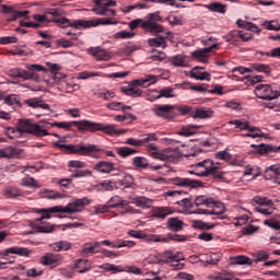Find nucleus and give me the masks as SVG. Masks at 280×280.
Listing matches in <instances>:
<instances>
[{
    "instance_id": "obj_64",
    "label": "nucleus",
    "mask_w": 280,
    "mask_h": 280,
    "mask_svg": "<svg viewBox=\"0 0 280 280\" xmlns=\"http://www.w3.org/2000/svg\"><path fill=\"white\" fill-rule=\"evenodd\" d=\"M266 174L270 173L273 174V176H280V165L279 164H273L270 165L265 170Z\"/></svg>"
},
{
    "instance_id": "obj_42",
    "label": "nucleus",
    "mask_w": 280,
    "mask_h": 280,
    "mask_svg": "<svg viewBox=\"0 0 280 280\" xmlns=\"http://www.w3.org/2000/svg\"><path fill=\"white\" fill-rule=\"evenodd\" d=\"M161 97H165L166 100H172L176 97V89L166 86L159 91V95L155 96V100H161Z\"/></svg>"
},
{
    "instance_id": "obj_19",
    "label": "nucleus",
    "mask_w": 280,
    "mask_h": 280,
    "mask_svg": "<svg viewBox=\"0 0 280 280\" xmlns=\"http://www.w3.org/2000/svg\"><path fill=\"white\" fill-rule=\"evenodd\" d=\"M163 35H158L155 38H149L148 39V45L149 47H162L163 49H165V47H167V40L172 39V32L165 30V32H163Z\"/></svg>"
},
{
    "instance_id": "obj_30",
    "label": "nucleus",
    "mask_w": 280,
    "mask_h": 280,
    "mask_svg": "<svg viewBox=\"0 0 280 280\" xmlns=\"http://www.w3.org/2000/svg\"><path fill=\"white\" fill-rule=\"evenodd\" d=\"M4 255H19L20 257H30V255H32V250L27 249V247H9L4 250Z\"/></svg>"
},
{
    "instance_id": "obj_52",
    "label": "nucleus",
    "mask_w": 280,
    "mask_h": 280,
    "mask_svg": "<svg viewBox=\"0 0 280 280\" xmlns=\"http://www.w3.org/2000/svg\"><path fill=\"white\" fill-rule=\"evenodd\" d=\"M135 36H137V33L135 32L119 31L115 33L114 38H121L122 40H128L130 38H135Z\"/></svg>"
},
{
    "instance_id": "obj_32",
    "label": "nucleus",
    "mask_w": 280,
    "mask_h": 280,
    "mask_svg": "<svg viewBox=\"0 0 280 280\" xmlns=\"http://www.w3.org/2000/svg\"><path fill=\"white\" fill-rule=\"evenodd\" d=\"M167 229L170 231H174L178 233V231H183V226H185V222L180 220V218H170L166 223Z\"/></svg>"
},
{
    "instance_id": "obj_4",
    "label": "nucleus",
    "mask_w": 280,
    "mask_h": 280,
    "mask_svg": "<svg viewBox=\"0 0 280 280\" xmlns=\"http://www.w3.org/2000/svg\"><path fill=\"white\" fill-rule=\"evenodd\" d=\"M195 171H190L189 174L196 176H222V164L220 162H213L211 159H206L194 165Z\"/></svg>"
},
{
    "instance_id": "obj_48",
    "label": "nucleus",
    "mask_w": 280,
    "mask_h": 280,
    "mask_svg": "<svg viewBox=\"0 0 280 280\" xmlns=\"http://www.w3.org/2000/svg\"><path fill=\"white\" fill-rule=\"evenodd\" d=\"M116 152L121 156V159H128V156L137 154L138 151L130 147H120L116 149Z\"/></svg>"
},
{
    "instance_id": "obj_38",
    "label": "nucleus",
    "mask_w": 280,
    "mask_h": 280,
    "mask_svg": "<svg viewBox=\"0 0 280 280\" xmlns=\"http://www.w3.org/2000/svg\"><path fill=\"white\" fill-rule=\"evenodd\" d=\"M52 183L58 185L61 191H69L73 187V179L71 178H52Z\"/></svg>"
},
{
    "instance_id": "obj_13",
    "label": "nucleus",
    "mask_w": 280,
    "mask_h": 280,
    "mask_svg": "<svg viewBox=\"0 0 280 280\" xmlns=\"http://www.w3.org/2000/svg\"><path fill=\"white\" fill-rule=\"evenodd\" d=\"M253 202L258 205L255 207V211L257 213H261L262 215H272V212L275 211V202L271 199L256 196L254 197Z\"/></svg>"
},
{
    "instance_id": "obj_43",
    "label": "nucleus",
    "mask_w": 280,
    "mask_h": 280,
    "mask_svg": "<svg viewBox=\"0 0 280 280\" xmlns=\"http://www.w3.org/2000/svg\"><path fill=\"white\" fill-rule=\"evenodd\" d=\"M40 196L43 198H46V200H59L60 198H65V195L61 192H58V190H50L45 189L40 192Z\"/></svg>"
},
{
    "instance_id": "obj_44",
    "label": "nucleus",
    "mask_w": 280,
    "mask_h": 280,
    "mask_svg": "<svg viewBox=\"0 0 280 280\" xmlns=\"http://www.w3.org/2000/svg\"><path fill=\"white\" fill-rule=\"evenodd\" d=\"M195 117L199 119H211L213 117V110L209 107H201L196 109Z\"/></svg>"
},
{
    "instance_id": "obj_41",
    "label": "nucleus",
    "mask_w": 280,
    "mask_h": 280,
    "mask_svg": "<svg viewBox=\"0 0 280 280\" xmlns=\"http://www.w3.org/2000/svg\"><path fill=\"white\" fill-rule=\"evenodd\" d=\"M25 104L31 108H43L44 110H49V104L44 103L39 98H28L25 101Z\"/></svg>"
},
{
    "instance_id": "obj_16",
    "label": "nucleus",
    "mask_w": 280,
    "mask_h": 280,
    "mask_svg": "<svg viewBox=\"0 0 280 280\" xmlns=\"http://www.w3.org/2000/svg\"><path fill=\"white\" fill-rule=\"evenodd\" d=\"M175 108L176 105L158 104L154 106L153 113L156 117H162V119H174V117H176V112H174Z\"/></svg>"
},
{
    "instance_id": "obj_6",
    "label": "nucleus",
    "mask_w": 280,
    "mask_h": 280,
    "mask_svg": "<svg viewBox=\"0 0 280 280\" xmlns=\"http://www.w3.org/2000/svg\"><path fill=\"white\" fill-rule=\"evenodd\" d=\"M26 69L27 70H23L21 68L10 69L8 71V75L10 78H21V80L24 81L35 80V82H38V80H40V77L34 71H45V67L38 63H28L26 65Z\"/></svg>"
},
{
    "instance_id": "obj_55",
    "label": "nucleus",
    "mask_w": 280,
    "mask_h": 280,
    "mask_svg": "<svg viewBox=\"0 0 280 280\" xmlns=\"http://www.w3.org/2000/svg\"><path fill=\"white\" fill-rule=\"evenodd\" d=\"M103 269L106 270V272H113L114 275H117V272H124L126 269L121 268V266L113 265V264H105L102 266Z\"/></svg>"
},
{
    "instance_id": "obj_60",
    "label": "nucleus",
    "mask_w": 280,
    "mask_h": 280,
    "mask_svg": "<svg viewBox=\"0 0 280 280\" xmlns=\"http://www.w3.org/2000/svg\"><path fill=\"white\" fill-rule=\"evenodd\" d=\"M132 164L135 165V167H141V168H145L149 165L148 160L141 156L133 158Z\"/></svg>"
},
{
    "instance_id": "obj_31",
    "label": "nucleus",
    "mask_w": 280,
    "mask_h": 280,
    "mask_svg": "<svg viewBox=\"0 0 280 280\" xmlns=\"http://www.w3.org/2000/svg\"><path fill=\"white\" fill-rule=\"evenodd\" d=\"M174 210L171 207H158L153 210L152 217L160 220H165L167 215H172Z\"/></svg>"
},
{
    "instance_id": "obj_10",
    "label": "nucleus",
    "mask_w": 280,
    "mask_h": 280,
    "mask_svg": "<svg viewBox=\"0 0 280 280\" xmlns=\"http://www.w3.org/2000/svg\"><path fill=\"white\" fill-rule=\"evenodd\" d=\"M91 205V199L83 197L81 199H72L67 206H55L52 211H59L60 213H80L84 207Z\"/></svg>"
},
{
    "instance_id": "obj_8",
    "label": "nucleus",
    "mask_w": 280,
    "mask_h": 280,
    "mask_svg": "<svg viewBox=\"0 0 280 280\" xmlns=\"http://www.w3.org/2000/svg\"><path fill=\"white\" fill-rule=\"evenodd\" d=\"M185 256L183 253L177 252L174 253L172 250H166L163 254H161L158 258V264L163 266V264H166L167 266H171L174 270H183L185 268Z\"/></svg>"
},
{
    "instance_id": "obj_58",
    "label": "nucleus",
    "mask_w": 280,
    "mask_h": 280,
    "mask_svg": "<svg viewBox=\"0 0 280 280\" xmlns=\"http://www.w3.org/2000/svg\"><path fill=\"white\" fill-rule=\"evenodd\" d=\"M135 243L133 241H124V240H118L116 242V245H112L113 248H132V246H135Z\"/></svg>"
},
{
    "instance_id": "obj_14",
    "label": "nucleus",
    "mask_w": 280,
    "mask_h": 280,
    "mask_svg": "<svg viewBox=\"0 0 280 280\" xmlns=\"http://www.w3.org/2000/svg\"><path fill=\"white\" fill-rule=\"evenodd\" d=\"M54 23H57L59 27H62V30L67 27H74L75 30H80V27H83V30H89L91 25H93V22H86V20H74L71 21L67 18H55L52 19Z\"/></svg>"
},
{
    "instance_id": "obj_23",
    "label": "nucleus",
    "mask_w": 280,
    "mask_h": 280,
    "mask_svg": "<svg viewBox=\"0 0 280 280\" xmlns=\"http://www.w3.org/2000/svg\"><path fill=\"white\" fill-rule=\"evenodd\" d=\"M130 201L127 200H122V202L120 203V206H118V213H120V215H137L139 213H141V210L137 209V208H132V206H130Z\"/></svg>"
},
{
    "instance_id": "obj_37",
    "label": "nucleus",
    "mask_w": 280,
    "mask_h": 280,
    "mask_svg": "<svg viewBox=\"0 0 280 280\" xmlns=\"http://www.w3.org/2000/svg\"><path fill=\"white\" fill-rule=\"evenodd\" d=\"M49 248L55 253H61V250H71V243L68 241H59L49 244Z\"/></svg>"
},
{
    "instance_id": "obj_18",
    "label": "nucleus",
    "mask_w": 280,
    "mask_h": 280,
    "mask_svg": "<svg viewBox=\"0 0 280 280\" xmlns=\"http://www.w3.org/2000/svg\"><path fill=\"white\" fill-rule=\"evenodd\" d=\"M68 167H70V172H74L73 176H91L93 174L90 170H84L86 167V163L78 160H71L68 162Z\"/></svg>"
},
{
    "instance_id": "obj_62",
    "label": "nucleus",
    "mask_w": 280,
    "mask_h": 280,
    "mask_svg": "<svg viewBox=\"0 0 280 280\" xmlns=\"http://www.w3.org/2000/svg\"><path fill=\"white\" fill-rule=\"evenodd\" d=\"M255 71H258L259 73H266V75H269V73L272 71L270 66L264 65V63H256L254 65Z\"/></svg>"
},
{
    "instance_id": "obj_20",
    "label": "nucleus",
    "mask_w": 280,
    "mask_h": 280,
    "mask_svg": "<svg viewBox=\"0 0 280 280\" xmlns=\"http://www.w3.org/2000/svg\"><path fill=\"white\" fill-rule=\"evenodd\" d=\"M213 49H220V44H213L211 47H206L199 50H195L191 56L194 60H198V62H207L209 60V54L213 51Z\"/></svg>"
},
{
    "instance_id": "obj_40",
    "label": "nucleus",
    "mask_w": 280,
    "mask_h": 280,
    "mask_svg": "<svg viewBox=\"0 0 280 280\" xmlns=\"http://www.w3.org/2000/svg\"><path fill=\"white\" fill-rule=\"evenodd\" d=\"M232 266H253V260L247 256H234L230 258Z\"/></svg>"
},
{
    "instance_id": "obj_46",
    "label": "nucleus",
    "mask_w": 280,
    "mask_h": 280,
    "mask_svg": "<svg viewBox=\"0 0 280 280\" xmlns=\"http://www.w3.org/2000/svg\"><path fill=\"white\" fill-rule=\"evenodd\" d=\"M55 207H50L47 209L37 210L36 213H42L40 218L36 219V222H43V220H49L51 218V213H60V211H54Z\"/></svg>"
},
{
    "instance_id": "obj_45",
    "label": "nucleus",
    "mask_w": 280,
    "mask_h": 280,
    "mask_svg": "<svg viewBox=\"0 0 280 280\" xmlns=\"http://www.w3.org/2000/svg\"><path fill=\"white\" fill-rule=\"evenodd\" d=\"M3 196L5 198H20V196H23V191L14 186H9L4 188Z\"/></svg>"
},
{
    "instance_id": "obj_26",
    "label": "nucleus",
    "mask_w": 280,
    "mask_h": 280,
    "mask_svg": "<svg viewBox=\"0 0 280 280\" xmlns=\"http://www.w3.org/2000/svg\"><path fill=\"white\" fill-rule=\"evenodd\" d=\"M131 205H136L140 209H150L152 207V199L145 197V196H140V197H131L130 198Z\"/></svg>"
},
{
    "instance_id": "obj_12",
    "label": "nucleus",
    "mask_w": 280,
    "mask_h": 280,
    "mask_svg": "<svg viewBox=\"0 0 280 280\" xmlns=\"http://www.w3.org/2000/svg\"><path fill=\"white\" fill-rule=\"evenodd\" d=\"M255 95L259 100L272 102V100H277V97H279L280 93L277 88H272L270 84H258L255 88Z\"/></svg>"
},
{
    "instance_id": "obj_27",
    "label": "nucleus",
    "mask_w": 280,
    "mask_h": 280,
    "mask_svg": "<svg viewBox=\"0 0 280 280\" xmlns=\"http://www.w3.org/2000/svg\"><path fill=\"white\" fill-rule=\"evenodd\" d=\"M173 185H176L177 187H202V182L176 177L173 179Z\"/></svg>"
},
{
    "instance_id": "obj_5",
    "label": "nucleus",
    "mask_w": 280,
    "mask_h": 280,
    "mask_svg": "<svg viewBox=\"0 0 280 280\" xmlns=\"http://www.w3.org/2000/svg\"><path fill=\"white\" fill-rule=\"evenodd\" d=\"M202 149H195L190 154H185L180 152L178 148L175 149H168L165 152L161 151H153L150 152V156L152 159H158L159 161H170L171 163H176L178 159H183V156L189 158V156H198L201 154Z\"/></svg>"
},
{
    "instance_id": "obj_29",
    "label": "nucleus",
    "mask_w": 280,
    "mask_h": 280,
    "mask_svg": "<svg viewBox=\"0 0 280 280\" xmlns=\"http://www.w3.org/2000/svg\"><path fill=\"white\" fill-rule=\"evenodd\" d=\"M73 270H77L80 275L89 272L91 270V262L86 259H77L73 261Z\"/></svg>"
},
{
    "instance_id": "obj_53",
    "label": "nucleus",
    "mask_w": 280,
    "mask_h": 280,
    "mask_svg": "<svg viewBox=\"0 0 280 280\" xmlns=\"http://www.w3.org/2000/svg\"><path fill=\"white\" fill-rule=\"evenodd\" d=\"M115 121H127V124H132V121H137V116L132 114L117 115L114 117Z\"/></svg>"
},
{
    "instance_id": "obj_47",
    "label": "nucleus",
    "mask_w": 280,
    "mask_h": 280,
    "mask_svg": "<svg viewBox=\"0 0 280 280\" xmlns=\"http://www.w3.org/2000/svg\"><path fill=\"white\" fill-rule=\"evenodd\" d=\"M20 185L22 187H28L31 189H38L40 187V184L37 180H35L34 177L30 176L24 177L21 180Z\"/></svg>"
},
{
    "instance_id": "obj_22",
    "label": "nucleus",
    "mask_w": 280,
    "mask_h": 280,
    "mask_svg": "<svg viewBox=\"0 0 280 280\" xmlns=\"http://www.w3.org/2000/svg\"><path fill=\"white\" fill-rule=\"evenodd\" d=\"M250 148H254L255 152L260 155L271 154V152H280V147H273L272 144H252Z\"/></svg>"
},
{
    "instance_id": "obj_33",
    "label": "nucleus",
    "mask_w": 280,
    "mask_h": 280,
    "mask_svg": "<svg viewBox=\"0 0 280 280\" xmlns=\"http://www.w3.org/2000/svg\"><path fill=\"white\" fill-rule=\"evenodd\" d=\"M97 248H100V242L85 243L81 250V255L83 257H89L90 255H95L97 253Z\"/></svg>"
},
{
    "instance_id": "obj_2",
    "label": "nucleus",
    "mask_w": 280,
    "mask_h": 280,
    "mask_svg": "<svg viewBox=\"0 0 280 280\" xmlns=\"http://www.w3.org/2000/svg\"><path fill=\"white\" fill-rule=\"evenodd\" d=\"M197 209L190 213L195 215H222L224 213V206L215 203L214 198H207L206 196H198L195 199Z\"/></svg>"
},
{
    "instance_id": "obj_15",
    "label": "nucleus",
    "mask_w": 280,
    "mask_h": 280,
    "mask_svg": "<svg viewBox=\"0 0 280 280\" xmlns=\"http://www.w3.org/2000/svg\"><path fill=\"white\" fill-rule=\"evenodd\" d=\"M223 38L225 43L235 45L236 43H248V40H253V34L245 31L234 30L228 33Z\"/></svg>"
},
{
    "instance_id": "obj_49",
    "label": "nucleus",
    "mask_w": 280,
    "mask_h": 280,
    "mask_svg": "<svg viewBox=\"0 0 280 280\" xmlns=\"http://www.w3.org/2000/svg\"><path fill=\"white\" fill-rule=\"evenodd\" d=\"M85 23H92L90 27H97V25H117V22H113V20L105 19H96V20H85Z\"/></svg>"
},
{
    "instance_id": "obj_57",
    "label": "nucleus",
    "mask_w": 280,
    "mask_h": 280,
    "mask_svg": "<svg viewBox=\"0 0 280 280\" xmlns=\"http://www.w3.org/2000/svg\"><path fill=\"white\" fill-rule=\"evenodd\" d=\"M171 63L173 65V67H187V63L185 62V57H183V55L172 57Z\"/></svg>"
},
{
    "instance_id": "obj_25",
    "label": "nucleus",
    "mask_w": 280,
    "mask_h": 280,
    "mask_svg": "<svg viewBox=\"0 0 280 280\" xmlns=\"http://www.w3.org/2000/svg\"><path fill=\"white\" fill-rule=\"evenodd\" d=\"M93 167L101 174H110V172H115V163L113 162L100 161L98 163L94 164Z\"/></svg>"
},
{
    "instance_id": "obj_7",
    "label": "nucleus",
    "mask_w": 280,
    "mask_h": 280,
    "mask_svg": "<svg viewBox=\"0 0 280 280\" xmlns=\"http://www.w3.org/2000/svg\"><path fill=\"white\" fill-rule=\"evenodd\" d=\"M151 84H156V75H147L145 79L132 80L128 88H121V93L129 95V97H141L143 91L139 86H150Z\"/></svg>"
},
{
    "instance_id": "obj_28",
    "label": "nucleus",
    "mask_w": 280,
    "mask_h": 280,
    "mask_svg": "<svg viewBox=\"0 0 280 280\" xmlns=\"http://www.w3.org/2000/svg\"><path fill=\"white\" fill-rule=\"evenodd\" d=\"M89 54L96 60H110V55L105 49L100 47H91Z\"/></svg>"
},
{
    "instance_id": "obj_17",
    "label": "nucleus",
    "mask_w": 280,
    "mask_h": 280,
    "mask_svg": "<svg viewBox=\"0 0 280 280\" xmlns=\"http://www.w3.org/2000/svg\"><path fill=\"white\" fill-rule=\"evenodd\" d=\"M62 261H65V257L61 254L46 253L40 258L42 266H50L51 268L61 266Z\"/></svg>"
},
{
    "instance_id": "obj_34",
    "label": "nucleus",
    "mask_w": 280,
    "mask_h": 280,
    "mask_svg": "<svg viewBox=\"0 0 280 280\" xmlns=\"http://www.w3.org/2000/svg\"><path fill=\"white\" fill-rule=\"evenodd\" d=\"M151 3H152V0H147L144 2H138L137 4L121 7L120 10L125 14H128V12H132V10H145V9L150 8Z\"/></svg>"
},
{
    "instance_id": "obj_39",
    "label": "nucleus",
    "mask_w": 280,
    "mask_h": 280,
    "mask_svg": "<svg viewBox=\"0 0 280 280\" xmlns=\"http://www.w3.org/2000/svg\"><path fill=\"white\" fill-rule=\"evenodd\" d=\"M198 69H205V67H195L190 72V78H194V80H206L207 82H211V74L209 72H200Z\"/></svg>"
},
{
    "instance_id": "obj_1",
    "label": "nucleus",
    "mask_w": 280,
    "mask_h": 280,
    "mask_svg": "<svg viewBox=\"0 0 280 280\" xmlns=\"http://www.w3.org/2000/svg\"><path fill=\"white\" fill-rule=\"evenodd\" d=\"M48 126L52 128H62L63 130H70L72 126H78L79 130H88L89 132H104L105 135H119L117 131V125H105L102 122H93L91 120H74L70 122H46L39 125L30 119H21L19 121V132H26L27 135H34V137H48Z\"/></svg>"
},
{
    "instance_id": "obj_54",
    "label": "nucleus",
    "mask_w": 280,
    "mask_h": 280,
    "mask_svg": "<svg viewBox=\"0 0 280 280\" xmlns=\"http://www.w3.org/2000/svg\"><path fill=\"white\" fill-rule=\"evenodd\" d=\"M124 202V199L119 196H114L107 201V206L109 209H119L121 203Z\"/></svg>"
},
{
    "instance_id": "obj_50",
    "label": "nucleus",
    "mask_w": 280,
    "mask_h": 280,
    "mask_svg": "<svg viewBox=\"0 0 280 280\" xmlns=\"http://www.w3.org/2000/svg\"><path fill=\"white\" fill-rule=\"evenodd\" d=\"M243 137H249L252 139H257L259 137H264V131L259 127L252 126L249 127L247 133L243 135Z\"/></svg>"
},
{
    "instance_id": "obj_51",
    "label": "nucleus",
    "mask_w": 280,
    "mask_h": 280,
    "mask_svg": "<svg viewBox=\"0 0 280 280\" xmlns=\"http://www.w3.org/2000/svg\"><path fill=\"white\" fill-rule=\"evenodd\" d=\"M214 159H218L219 161H225L226 163H231V161L233 160V155L229 153V149H225L223 151L214 153Z\"/></svg>"
},
{
    "instance_id": "obj_61",
    "label": "nucleus",
    "mask_w": 280,
    "mask_h": 280,
    "mask_svg": "<svg viewBox=\"0 0 280 280\" xmlns=\"http://www.w3.org/2000/svg\"><path fill=\"white\" fill-rule=\"evenodd\" d=\"M14 152H16V150L12 147L8 149H0V159H12V156H14Z\"/></svg>"
},
{
    "instance_id": "obj_24",
    "label": "nucleus",
    "mask_w": 280,
    "mask_h": 280,
    "mask_svg": "<svg viewBox=\"0 0 280 280\" xmlns=\"http://www.w3.org/2000/svg\"><path fill=\"white\" fill-rule=\"evenodd\" d=\"M200 128H202V126L200 125H186L183 126L178 131L177 135L179 137H194V135H196L198 132V130H200Z\"/></svg>"
},
{
    "instance_id": "obj_35",
    "label": "nucleus",
    "mask_w": 280,
    "mask_h": 280,
    "mask_svg": "<svg viewBox=\"0 0 280 280\" xmlns=\"http://www.w3.org/2000/svg\"><path fill=\"white\" fill-rule=\"evenodd\" d=\"M230 126H235L236 130L244 131L250 130V121L246 120V118H241V119H234L229 121Z\"/></svg>"
},
{
    "instance_id": "obj_59",
    "label": "nucleus",
    "mask_w": 280,
    "mask_h": 280,
    "mask_svg": "<svg viewBox=\"0 0 280 280\" xmlns=\"http://www.w3.org/2000/svg\"><path fill=\"white\" fill-rule=\"evenodd\" d=\"M4 104L8 106H16L21 104V101H19V96H16V94H10L4 97Z\"/></svg>"
},
{
    "instance_id": "obj_11",
    "label": "nucleus",
    "mask_w": 280,
    "mask_h": 280,
    "mask_svg": "<svg viewBox=\"0 0 280 280\" xmlns=\"http://www.w3.org/2000/svg\"><path fill=\"white\" fill-rule=\"evenodd\" d=\"M95 8L92 9L93 12L98 14L100 16H117V12L113 9L117 5V1L115 0H95Z\"/></svg>"
},
{
    "instance_id": "obj_36",
    "label": "nucleus",
    "mask_w": 280,
    "mask_h": 280,
    "mask_svg": "<svg viewBox=\"0 0 280 280\" xmlns=\"http://www.w3.org/2000/svg\"><path fill=\"white\" fill-rule=\"evenodd\" d=\"M203 8L210 12H217L218 14H226L228 5L221 2H212L210 4H205Z\"/></svg>"
},
{
    "instance_id": "obj_3",
    "label": "nucleus",
    "mask_w": 280,
    "mask_h": 280,
    "mask_svg": "<svg viewBox=\"0 0 280 280\" xmlns=\"http://www.w3.org/2000/svg\"><path fill=\"white\" fill-rule=\"evenodd\" d=\"M55 148H59L66 154H79V156H92L95 152H104L95 144H63L62 142H55Z\"/></svg>"
},
{
    "instance_id": "obj_21",
    "label": "nucleus",
    "mask_w": 280,
    "mask_h": 280,
    "mask_svg": "<svg viewBox=\"0 0 280 280\" xmlns=\"http://www.w3.org/2000/svg\"><path fill=\"white\" fill-rule=\"evenodd\" d=\"M3 14H11L10 21H16V19H23L30 14V11H15L14 8L2 4L1 5Z\"/></svg>"
},
{
    "instance_id": "obj_56",
    "label": "nucleus",
    "mask_w": 280,
    "mask_h": 280,
    "mask_svg": "<svg viewBox=\"0 0 280 280\" xmlns=\"http://www.w3.org/2000/svg\"><path fill=\"white\" fill-rule=\"evenodd\" d=\"M245 176H259L261 174V168L258 166L247 165L244 171Z\"/></svg>"
},
{
    "instance_id": "obj_9",
    "label": "nucleus",
    "mask_w": 280,
    "mask_h": 280,
    "mask_svg": "<svg viewBox=\"0 0 280 280\" xmlns=\"http://www.w3.org/2000/svg\"><path fill=\"white\" fill-rule=\"evenodd\" d=\"M147 21L142 23V30L144 32H149L153 36H159V34H163L166 28L163 25L158 23H163V16H161V11H156L154 13H149L147 15Z\"/></svg>"
},
{
    "instance_id": "obj_63",
    "label": "nucleus",
    "mask_w": 280,
    "mask_h": 280,
    "mask_svg": "<svg viewBox=\"0 0 280 280\" xmlns=\"http://www.w3.org/2000/svg\"><path fill=\"white\" fill-rule=\"evenodd\" d=\"M38 233H54L56 231V225L51 223H46L45 225L37 226Z\"/></svg>"
}]
</instances>
